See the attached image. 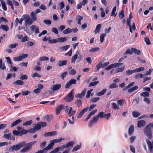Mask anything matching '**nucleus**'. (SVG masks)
Listing matches in <instances>:
<instances>
[{
  "instance_id": "obj_1",
  "label": "nucleus",
  "mask_w": 153,
  "mask_h": 153,
  "mask_svg": "<svg viewBox=\"0 0 153 153\" xmlns=\"http://www.w3.org/2000/svg\"><path fill=\"white\" fill-rule=\"evenodd\" d=\"M25 143V142H22L16 145L11 146L9 147L8 150L11 152L14 151H17L23 147Z\"/></svg>"
},
{
  "instance_id": "obj_2",
  "label": "nucleus",
  "mask_w": 153,
  "mask_h": 153,
  "mask_svg": "<svg viewBox=\"0 0 153 153\" xmlns=\"http://www.w3.org/2000/svg\"><path fill=\"white\" fill-rule=\"evenodd\" d=\"M65 140L64 138L61 137L59 139H53L50 142V143L48 144L47 146L45 148V149L47 150H50L52 149L53 146L55 143H58L60 142L62 140Z\"/></svg>"
},
{
  "instance_id": "obj_3",
  "label": "nucleus",
  "mask_w": 153,
  "mask_h": 153,
  "mask_svg": "<svg viewBox=\"0 0 153 153\" xmlns=\"http://www.w3.org/2000/svg\"><path fill=\"white\" fill-rule=\"evenodd\" d=\"M144 133L145 135L149 139H151L152 137V134L151 128L147 125L144 129Z\"/></svg>"
},
{
  "instance_id": "obj_4",
  "label": "nucleus",
  "mask_w": 153,
  "mask_h": 153,
  "mask_svg": "<svg viewBox=\"0 0 153 153\" xmlns=\"http://www.w3.org/2000/svg\"><path fill=\"white\" fill-rule=\"evenodd\" d=\"M73 90L74 89H72L70 93L65 98L64 100L66 102H70L73 100L74 95L73 94Z\"/></svg>"
},
{
  "instance_id": "obj_5",
  "label": "nucleus",
  "mask_w": 153,
  "mask_h": 153,
  "mask_svg": "<svg viewBox=\"0 0 153 153\" xmlns=\"http://www.w3.org/2000/svg\"><path fill=\"white\" fill-rule=\"evenodd\" d=\"M61 87V85L60 84L53 85L51 88V90L49 91L50 94L53 93L54 91H56L59 89Z\"/></svg>"
},
{
  "instance_id": "obj_6",
  "label": "nucleus",
  "mask_w": 153,
  "mask_h": 153,
  "mask_svg": "<svg viewBox=\"0 0 153 153\" xmlns=\"http://www.w3.org/2000/svg\"><path fill=\"white\" fill-rule=\"evenodd\" d=\"M28 56L27 54H23L22 56L14 57L13 59L14 61H19L27 58Z\"/></svg>"
},
{
  "instance_id": "obj_7",
  "label": "nucleus",
  "mask_w": 153,
  "mask_h": 153,
  "mask_svg": "<svg viewBox=\"0 0 153 153\" xmlns=\"http://www.w3.org/2000/svg\"><path fill=\"white\" fill-rule=\"evenodd\" d=\"M64 148H66L65 145H62L61 146L57 147L52 150L49 153H56L59 150H63Z\"/></svg>"
},
{
  "instance_id": "obj_8",
  "label": "nucleus",
  "mask_w": 153,
  "mask_h": 153,
  "mask_svg": "<svg viewBox=\"0 0 153 153\" xmlns=\"http://www.w3.org/2000/svg\"><path fill=\"white\" fill-rule=\"evenodd\" d=\"M76 80L74 79H71L70 81L68 82L65 86V88H68L70 87L71 85L73 84H75L76 83Z\"/></svg>"
},
{
  "instance_id": "obj_9",
  "label": "nucleus",
  "mask_w": 153,
  "mask_h": 153,
  "mask_svg": "<svg viewBox=\"0 0 153 153\" xmlns=\"http://www.w3.org/2000/svg\"><path fill=\"white\" fill-rule=\"evenodd\" d=\"M98 119L99 117L97 116L94 117L93 120L90 121L88 124V126L91 127L93 123H97Z\"/></svg>"
},
{
  "instance_id": "obj_10",
  "label": "nucleus",
  "mask_w": 153,
  "mask_h": 153,
  "mask_svg": "<svg viewBox=\"0 0 153 153\" xmlns=\"http://www.w3.org/2000/svg\"><path fill=\"white\" fill-rule=\"evenodd\" d=\"M30 30L32 32L37 34L39 33V28L35 25H32L30 27Z\"/></svg>"
},
{
  "instance_id": "obj_11",
  "label": "nucleus",
  "mask_w": 153,
  "mask_h": 153,
  "mask_svg": "<svg viewBox=\"0 0 153 153\" xmlns=\"http://www.w3.org/2000/svg\"><path fill=\"white\" fill-rule=\"evenodd\" d=\"M57 133L56 131H53L51 132H48L45 133L44 134V136L45 137H47L49 136L51 137L53 136L56 135Z\"/></svg>"
},
{
  "instance_id": "obj_12",
  "label": "nucleus",
  "mask_w": 153,
  "mask_h": 153,
  "mask_svg": "<svg viewBox=\"0 0 153 153\" xmlns=\"http://www.w3.org/2000/svg\"><path fill=\"white\" fill-rule=\"evenodd\" d=\"M86 91V89H84L81 93H79L75 95L77 98H82L85 95Z\"/></svg>"
},
{
  "instance_id": "obj_13",
  "label": "nucleus",
  "mask_w": 153,
  "mask_h": 153,
  "mask_svg": "<svg viewBox=\"0 0 153 153\" xmlns=\"http://www.w3.org/2000/svg\"><path fill=\"white\" fill-rule=\"evenodd\" d=\"M146 123L145 120H143L138 121L137 123V126L138 128H141L145 126L146 125Z\"/></svg>"
},
{
  "instance_id": "obj_14",
  "label": "nucleus",
  "mask_w": 153,
  "mask_h": 153,
  "mask_svg": "<svg viewBox=\"0 0 153 153\" xmlns=\"http://www.w3.org/2000/svg\"><path fill=\"white\" fill-rule=\"evenodd\" d=\"M105 59H102L99 63L100 64V65L101 68H104V67L106 66L109 63V62L103 63L105 62Z\"/></svg>"
},
{
  "instance_id": "obj_15",
  "label": "nucleus",
  "mask_w": 153,
  "mask_h": 153,
  "mask_svg": "<svg viewBox=\"0 0 153 153\" xmlns=\"http://www.w3.org/2000/svg\"><path fill=\"white\" fill-rule=\"evenodd\" d=\"M64 106L63 105H60L57 107L56 109V114H59L61 111L62 110Z\"/></svg>"
},
{
  "instance_id": "obj_16",
  "label": "nucleus",
  "mask_w": 153,
  "mask_h": 153,
  "mask_svg": "<svg viewBox=\"0 0 153 153\" xmlns=\"http://www.w3.org/2000/svg\"><path fill=\"white\" fill-rule=\"evenodd\" d=\"M30 16L31 18V19L34 22L37 20V16L35 12L33 11L31 12Z\"/></svg>"
},
{
  "instance_id": "obj_17",
  "label": "nucleus",
  "mask_w": 153,
  "mask_h": 153,
  "mask_svg": "<svg viewBox=\"0 0 153 153\" xmlns=\"http://www.w3.org/2000/svg\"><path fill=\"white\" fill-rule=\"evenodd\" d=\"M33 22L31 19L29 18V19L26 20L25 23V26H27L31 25Z\"/></svg>"
},
{
  "instance_id": "obj_18",
  "label": "nucleus",
  "mask_w": 153,
  "mask_h": 153,
  "mask_svg": "<svg viewBox=\"0 0 153 153\" xmlns=\"http://www.w3.org/2000/svg\"><path fill=\"white\" fill-rule=\"evenodd\" d=\"M67 62L68 61L67 60H60L58 62V64L59 67H61L64 65H66Z\"/></svg>"
},
{
  "instance_id": "obj_19",
  "label": "nucleus",
  "mask_w": 153,
  "mask_h": 153,
  "mask_svg": "<svg viewBox=\"0 0 153 153\" xmlns=\"http://www.w3.org/2000/svg\"><path fill=\"white\" fill-rule=\"evenodd\" d=\"M134 126L133 125H131L128 129V134L131 136L132 134L134 131Z\"/></svg>"
},
{
  "instance_id": "obj_20",
  "label": "nucleus",
  "mask_w": 153,
  "mask_h": 153,
  "mask_svg": "<svg viewBox=\"0 0 153 153\" xmlns=\"http://www.w3.org/2000/svg\"><path fill=\"white\" fill-rule=\"evenodd\" d=\"M0 28L4 31H7L9 29V27L7 25H1L0 26Z\"/></svg>"
},
{
  "instance_id": "obj_21",
  "label": "nucleus",
  "mask_w": 153,
  "mask_h": 153,
  "mask_svg": "<svg viewBox=\"0 0 153 153\" xmlns=\"http://www.w3.org/2000/svg\"><path fill=\"white\" fill-rule=\"evenodd\" d=\"M101 27V24H99L97 25V27L94 31L95 33H99L100 31V28Z\"/></svg>"
},
{
  "instance_id": "obj_22",
  "label": "nucleus",
  "mask_w": 153,
  "mask_h": 153,
  "mask_svg": "<svg viewBox=\"0 0 153 153\" xmlns=\"http://www.w3.org/2000/svg\"><path fill=\"white\" fill-rule=\"evenodd\" d=\"M24 82L21 80H18L13 83L14 85H22L24 84Z\"/></svg>"
},
{
  "instance_id": "obj_23",
  "label": "nucleus",
  "mask_w": 153,
  "mask_h": 153,
  "mask_svg": "<svg viewBox=\"0 0 153 153\" xmlns=\"http://www.w3.org/2000/svg\"><path fill=\"white\" fill-rule=\"evenodd\" d=\"M138 88V87L137 86L133 87L128 90V92L129 93H132L134 91L137 90Z\"/></svg>"
},
{
  "instance_id": "obj_24",
  "label": "nucleus",
  "mask_w": 153,
  "mask_h": 153,
  "mask_svg": "<svg viewBox=\"0 0 153 153\" xmlns=\"http://www.w3.org/2000/svg\"><path fill=\"white\" fill-rule=\"evenodd\" d=\"M1 3V5L3 10L4 11L7 10V9L6 5V3L4 0H0Z\"/></svg>"
},
{
  "instance_id": "obj_25",
  "label": "nucleus",
  "mask_w": 153,
  "mask_h": 153,
  "mask_svg": "<svg viewBox=\"0 0 153 153\" xmlns=\"http://www.w3.org/2000/svg\"><path fill=\"white\" fill-rule=\"evenodd\" d=\"M132 49L133 50V53H134V54L137 55L140 54L141 52L140 50H138L134 48H132Z\"/></svg>"
},
{
  "instance_id": "obj_26",
  "label": "nucleus",
  "mask_w": 153,
  "mask_h": 153,
  "mask_svg": "<svg viewBox=\"0 0 153 153\" xmlns=\"http://www.w3.org/2000/svg\"><path fill=\"white\" fill-rule=\"evenodd\" d=\"M22 122V120L20 119H18L15 121L13 122L11 125V127H13L14 126H16Z\"/></svg>"
},
{
  "instance_id": "obj_27",
  "label": "nucleus",
  "mask_w": 153,
  "mask_h": 153,
  "mask_svg": "<svg viewBox=\"0 0 153 153\" xmlns=\"http://www.w3.org/2000/svg\"><path fill=\"white\" fill-rule=\"evenodd\" d=\"M133 54V50L132 49V48L131 49H128L124 53H123L124 55L126 54H130L132 55Z\"/></svg>"
},
{
  "instance_id": "obj_28",
  "label": "nucleus",
  "mask_w": 153,
  "mask_h": 153,
  "mask_svg": "<svg viewBox=\"0 0 153 153\" xmlns=\"http://www.w3.org/2000/svg\"><path fill=\"white\" fill-rule=\"evenodd\" d=\"M116 6H114L113 9H112L111 13V16H114V17L117 14V13H115L116 11Z\"/></svg>"
},
{
  "instance_id": "obj_29",
  "label": "nucleus",
  "mask_w": 153,
  "mask_h": 153,
  "mask_svg": "<svg viewBox=\"0 0 153 153\" xmlns=\"http://www.w3.org/2000/svg\"><path fill=\"white\" fill-rule=\"evenodd\" d=\"M72 32L71 29L68 28L63 31V33L64 34H68Z\"/></svg>"
},
{
  "instance_id": "obj_30",
  "label": "nucleus",
  "mask_w": 153,
  "mask_h": 153,
  "mask_svg": "<svg viewBox=\"0 0 153 153\" xmlns=\"http://www.w3.org/2000/svg\"><path fill=\"white\" fill-rule=\"evenodd\" d=\"M124 11L121 10L118 13V16L120 19H122L124 17Z\"/></svg>"
},
{
  "instance_id": "obj_31",
  "label": "nucleus",
  "mask_w": 153,
  "mask_h": 153,
  "mask_svg": "<svg viewBox=\"0 0 153 153\" xmlns=\"http://www.w3.org/2000/svg\"><path fill=\"white\" fill-rule=\"evenodd\" d=\"M118 87V85L117 84L115 83H112L109 86L108 88L109 89H113L116 88Z\"/></svg>"
},
{
  "instance_id": "obj_32",
  "label": "nucleus",
  "mask_w": 153,
  "mask_h": 153,
  "mask_svg": "<svg viewBox=\"0 0 153 153\" xmlns=\"http://www.w3.org/2000/svg\"><path fill=\"white\" fill-rule=\"evenodd\" d=\"M106 89L105 88L103 89L101 91L97 93V96H100L103 95L106 92Z\"/></svg>"
},
{
  "instance_id": "obj_33",
  "label": "nucleus",
  "mask_w": 153,
  "mask_h": 153,
  "mask_svg": "<svg viewBox=\"0 0 153 153\" xmlns=\"http://www.w3.org/2000/svg\"><path fill=\"white\" fill-rule=\"evenodd\" d=\"M58 42H63L67 40V38L66 37H59L57 39Z\"/></svg>"
},
{
  "instance_id": "obj_34",
  "label": "nucleus",
  "mask_w": 153,
  "mask_h": 153,
  "mask_svg": "<svg viewBox=\"0 0 153 153\" xmlns=\"http://www.w3.org/2000/svg\"><path fill=\"white\" fill-rule=\"evenodd\" d=\"M6 67L4 64H3L2 59H0V69L4 70L6 69Z\"/></svg>"
},
{
  "instance_id": "obj_35",
  "label": "nucleus",
  "mask_w": 153,
  "mask_h": 153,
  "mask_svg": "<svg viewBox=\"0 0 153 153\" xmlns=\"http://www.w3.org/2000/svg\"><path fill=\"white\" fill-rule=\"evenodd\" d=\"M132 115L134 117H137L139 116L140 114V113L136 111H133L132 112Z\"/></svg>"
},
{
  "instance_id": "obj_36",
  "label": "nucleus",
  "mask_w": 153,
  "mask_h": 153,
  "mask_svg": "<svg viewBox=\"0 0 153 153\" xmlns=\"http://www.w3.org/2000/svg\"><path fill=\"white\" fill-rule=\"evenodd\" d=\"M140 95L141 96L144 97H149L150 94L148 92H144L141 93Z\"/></svg>"
},
{
  "instance_id": "obj_37",
  "label": "nucleus",
  "mask_w": 153,
  "mask_h": 153,
  "mask_svg": "<svg viewBox=\"0 0 153 153\" xmlns=\"http://www.w3.org/2000/svg\"><path fill=\"white\" fill-rule=\"evenodd\" d=\"M83 19V17L80 15H78L77 16V23L78 24L81 25V21Z\"/></svg>"
},
{
  "instance_id": "obj_38",
  "label": "nucleus",
  "mask_w": 153,
  "mask_h": 153,
  "mask_svg": "<svg viewBox=\"0 0 153 153\" xmlns=\"http://www.w3.org/2000/svg\"><path fill=\"white\" fill-rule=\"evenodd\" d=\"M78 55L77 54H75L73 56L71 59L72 63H75V60L77 58Z\"/></svg>"
},
{
  "instance_id": "obj_39",
  "label": "nucleus",
  "mask_w": 153,
  "mask_h": 153,
  "mask_svg": "<svg viewBox=\"0 0 153 153\" xmlns=\"http://www.w3.org/2000/svg\"><path fill=\"white\" fill-rule=\"evenodd\" d=\"M127 23L129 27L130 31L132 33L133 32L132 30L131 26V19H127Z\"/></svg>"
},
{
  "instance_id": "obj_40",
  "label": "nucleus",
  "mask_w": 153,
  "mask_h": 153,
  "mask_svg": "<svg viewBox=\"0 0 153 153\" xmlns=\"http://www.w3.org/2000/svg\"><path fill=\"white\" fill-rule=\"evenodd\" d=\"M99 83V82L98 81H95L94 82H91L89 84V87L95 86L97 84H98Z\"/></svg>"
},
{
  "instance_id": "obj_41",
  "label": "nucleus",
  "mask_w": 153,
  "mask_h": 153,
  "mask_svg": "<svg viewBox=\"0 0 153 153\" xmlns=\"http://www.w3.org/2000/svg\"><path fill=\"white\" fill-rule=\"evenodd\" d=\"M70 47L69 45H67L63 47H61L59 48V49L61 51H66Z\"/></svg>"
},
{
  "instance_id": "obj_42",
  "label": "nucleus",
  "mask_w": 153,
  "mask_h": 153,
  "mask_svg": "<svg viewBox=\"0 0 153 153\" xmlns=\"http://www.w3.org/2000/svg\"><path fill=\"white\" fill-rule=\"evenodd\" d=\"M74 143V141H70L65 146L66 148H68L69 147L72 146Z\"/></svg>"
},
{
  "instance_id": "obj_43",
  "label": "nucleus",
  "mask_w": 153,
  "mask_h": 153,
  "mask_svg": "<svg viewBox=\"0 0 153 153\" xmlns=\"http://www.w3.org/2000/svg\"><path fill=\"white\" fill-rule=\"evenodd\" d=\"M144 68L143 67H140L138 68H136L134 70L135 72H139L141 71H143Z\"/></svg>"
},
{
  "instance_id": "obj_44",
  "label": "nucleus",
  "mask_w": 153,
  "mask_h": 153,
  "mask_svg": "<svg viewBox=\"0 0 153 153\" xmlns=\"http://www.w3.org/2000/svg\"><path fill=\"white\" fill-rule=\"evenodd\" d=\"M81 148L80 144L79 145H77L75 146L72 150V152H75L80 149Z\"/></svg>"
},
{
  "instance_id": "obj_45",
  "label": "nucleus",
  "mask_w": 153,
  "mask_h": 153,
  "mask_svg": "<svg viewBox=\"0 0 153 153\" xmlns=\"http://www.w3.org/2000/svg\"><path fill=\"white\" fill-rule=\"evenodd\" d=\"M49 44H54L58 42V41L57 39H50L49 41L48 42Z\"/></svg>"
},
{
  "instance_id": "obj_46",
  "label": "nucleus",
  "mask_w": 153,
  "mask_h": 153,
  "mask_svg": "<svg viewBox=\"0 0 153 153\" xmlns=\"http://www.w3.org/2000/svg\"><path fill=\"white\" fill-rule=\"evenodd\" d=\"M49 58L48 57L42 56L39 58V60L40 61H47L49 60Z\"/></svg>"
},
{
  "instance_id": "obj_47",
  "label": "nucleus",
  "mask_w": 153,
  "mask_h": 153,
  "mask_svg": "<svg viewBox=\"0 0 153 153\" xmlns=\"http://www.w3.org/2000/svg\"><path fill=\"white\" fill-rule=\"evenodd\" d=\"M106 36V34L105 33H102L100 35V40L101 43L103 42L104 39V37Z\"/></svg>"
},
{
  "instance_id": "obj_48",
  "label": "nucleus",
  "mask_w": 153,
  "mask_h": 153,
  "mask_svg": "<svg viewBox=\"0 0 153 153\" xmlns=\"http://www.w3.org/2000/svg\"><path fill=\"white\" fill-rule=\"evenodd\" d=\"M135 83L134 82H132L131 83L129 84L125 88L123 89V90H125L126 89L130 88L132 86L134 85Z\"/></svg>"
},
{
  "instance_id": "obj_49",
  "label": "nucleus",
  "mask_w": 153,
  "mask_h": 153,
  "mask_svg": "<svg viewBox=\"0 0 153 153\" xmlns=\"http://www.w3.org/2000/svg\"><path fill=\"white\" fill-rule=\"evenodd\" d=\"M135 83L134 82H132L131 83L129 84L125 88L123 89V90H125L126 89L130 88L132 86L134 85Z\"/></svg>"
},
{
  "instance_id": "obj_50",
  "label": "nucleus",
  "mask_w": 153,
  "mask_h": 153,
  "mask_svg": "<svg viewBox=\"0 0 153 153\" xmlns=\"http://www.w3.org/2000/svg\"><path fill=\"white\" fill-rule=\"evenodd\" d=\"M76 112V111H68V115L70 117H71L72 118L73 117H74V115L75 114Z\"/></svg>"
},
{
  "instance_id": "obj_51",
  "label": "nucleus",
  "mask_w": 153,
  "mask_h": 153,
  "mask_svg": "<svg viewBox=\"0 0 153 153\" xmlns=\"http://www.w3.org/2000/svg\"><path fill=\"white\" fill-rule=\"evenodd\" d=\"M75 104L77 107H79L82 105V101L80 99L77 100L75 102Z\"/></svg>"
},
{
  "instance_id": "obj_52",
  "label": "nucleus",
  "mask_w": 153,
  "mask_h": 153,
  "mask_svg": "<svg viewBox=\"0 0 153 153\" xmlns=\"http://www.w3.org/2000/svg\"><path fill=\"white\" fill-rule=\"evenodd\" d=\"M12 136V134L9 133L8 134H5L3 136V137L7 139H10V137Z\"/></svg>"
},
{
  "instance_id": "obj_53",
  "label": "nucleus",
  "mask_w": 153,
  "mask_h": 153,
  "mask_svg": "<svg viewBox=\"0 0 153 153\" xmlns=\"http://www.w3.org/2000/svg\"><path fill=\"white\" fill-rule=\"evenodd\" d=\"M33 123V121L32 120L27 121L23 124V125L24 126H27L28 125H31Z\"/></svg>"
},
{
  "instance_id": "obj_54",
  "label": "nucleus",
  "mask_w": 153,
  "mask_h": 153,
  "mask_svg": "<svg viewBox=\"0 0 153 153\" xmlns=\"http://www.w3.org/2000/svg\"><path fill=\"white\" fill-rule=\"evenodd\" d=\"M51 31L56 34H57L58 33V29L56 27H53L52 28Z\"/></svg>"
},
{
  "instance_id": "obj_55",
  "label": "nucleus",
  "mask_w": 153,
  "mask_h": 153,
  "mask_svg": "<svg viewBox=\"0 0 153 153\" xmlns=\"http://www.w3.org/2000/svg\"><path fill=\"white\" fill-rule=\"evenodd\" d=\"M37 131L39 130L41 128V126L39 122L37 123V124L34 127Z\"/></svg>"
},
{
  "instance_id": "obj_56",
  "label": "nucleus",
  "mask_w": 153,
  "mask_h": 153,
  "mask_svg": "<svg viewBox=\"0 0 153 153\" xmlns=\"http://www.w3.org/2000/svg\"><path fill=\"white\" fill-rule=\"evenodd\" d=\"M20 132L21 135L27 133L28 132V131L25 129L22 128V130L20 131Z\"/></svg>"
},
{
  "instance_id": "obj_57",
  "label": "nucleus",
  "mask_w": 153,
  "mask_h": 153,
  "mask_svg": "<svg viewBox=\"0 0 153 153\" xmlns=\"http://www.w3.org/2000/svg\"><path fill=\"white\" fill-rule=\"evenodd\" d=\"M111 105L112 106L113 108L114 109H119V107L114 102H112L111 103Z\"/></svg>"
},
{
  "instance_id": "obj_58",
  "label": "nucleus",
  "mask_w": 153,
  "mask_h": 153,
  "mask_svg": "<svg viewBox=\"0 0 153 153\" xmlns=\"http://www.w3.org/2000/svg\"><path fill=\"white\" fill-rule=\"evenodd\" d=\"M18 45L17 43H15L14 44H12L10 45L9 46V48L11 49L14 48Z\"/></svg>"
},
{
  "instance_id": "obj_59",
  "label": "nucleus",
  "mask_w": 153,
  "mask_h": 153,
  "mask_svg": "<svg viewBox=\"0 0 153 153\" xmlns=\"http://www.w3.org/2000/svg\"><path fill=\"white\" fill-rule=\"evenodd\" d=\"M135 73L134 70H128L126 72V74L127 75H129Z\"/></svg>"
},
{
  "instance_id": "obj_60",
  "label": "nucleus",
  "mask_w": 153,
  "mask_h": 153,
  "mask_svg": "<svg viewBox=\"0 0 153 153\" xmlns=\"http://www.w3.org/2000/svg\"><path fill=\"white\" fill-rule=\"evenodd\" d=\"M100 98L99 97H96L92 98L91 100V102H95L99 100Z\"/></svg>"
},
{
  "instance_id": "obj_61",
  "label": "nucleus",
  "mask_w": 153,
  "mask_h": 153,
  "mask_svg": "<svg viewBox=\"0 0 153 153\" xmlns=\"http://www.w3.org/2000/svg\"><path fill=\"white\" fill-rule=\"evenodd\" d=\"M68 74L67 72H65L64 73L62 74L60 76V77L62 79H63Z\"/></svg>"
},
{
  "instance_id": "obj_62",
  "label": "nucleus",
  "mask_w": 153,
  "mask_h": 153,
  "mask_svg": "<svg viewBox=\"0 0 153 153\" xmlns=\"http://www.w3.org/2000/svg\"><path fill=\"white\" fill-rule=\"evenodd\" d=\"M43 22L45 24L48 25H50L51 24V21L48 19H45L43 21Z\"/></svg>"
},
{
  "instance_id": "obj_63",
  "label": "nucleus",
  "mask_w": 153,
  "mask_h": 153,
  "mask_svg": "<svg viewBox=\"0 0 153 153\" xmlns=\"http://www.w3.org/2000/svg\"><path fill=\"white\" fill-rule=\"evenodd\" d=\"M31 76L32 77L34 78L35 77H41V76L38 73L36 72L32 74Z\"/></svg>"
},
{
  "instance_id": "obj_64",
  "label": "nucleus",
  "mask_w": 153,
  "mask_h": 153,
  "mask_svg": "<svg viewBox=\"0 0 153 153\" xmlns=\"http://www.w3.org/2000/svg\"><path fill=\"white\" fill-rule=\"evenodd\" d=\"M104 112L102 111L100 112L97 115L98 117L100 118H102L104 116Z\"/></svg>"
}]
</instances>
